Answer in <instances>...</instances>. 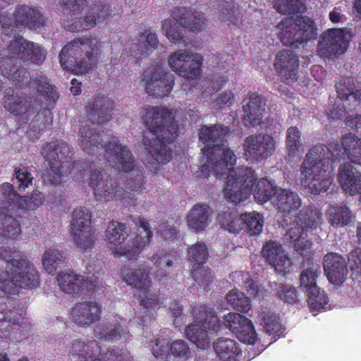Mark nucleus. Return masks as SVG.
Instances as JSON below:
<instances>
[{
    "mask_svg": "<svg viewBox=\"0 0 361 361\" xmlns=\"http://www.w3.org/2000/svg\"><path fill=\"white\" fill-rule=\"evenodd\" d=\"M7 51L8 55L0 60V73L22 87L25 90L24 93L28 92L35 98L34 101H28L13 90H9L4 99V108L16 115L27 113L30 116L35 112V104L44 103L51 106L54 103L58 97L57 93L46 77L39 73L30 77L24 68L13 71L17 59L39 63L45 59V51L38 44L14 36L10 41Z\"/></svg>",
    "mask_w": 361,
    "mask_h": 361,
    "instance_id": "1",
    "label": "nucleus"
},
{
    "mask_svg": "<svg viewBox=\"0 0 361 361\" xmlns=\"http://www.w3.org/2000/svg\"><path fill=\"white\" fill-rule=\"evenodd\" d=\"M341 144L330 142L328 145H316L312 147L301 166L305 183L311 194L317 195L326 192L331 184L332 164L344 158L355 164L361 153V139L351 134L343 136Z\"/></svg>",
    "mask_w": 361,
    "mask_h": 361,
    "instance_id": "2",
    "label": "nucleus"
},
{
    "mask_svg": "<svg viewBox=\"0 0 361 361\" xmlns=\"http://www.w3.org/2000/svg\"><path fill=\"white\" fill-rule=\"evenodd\" d=\"M301 204V199L296 192L290 189L279 190L276 206L278 211L283 214V224L291 226L284 238L293 244L294 250L298 254L307 255L311 251V241L307 239V232L309 229L317 228L322 214L312 207L298 212Z\"/></svg>",
    "mask_w": 361,
    "mask_h": 361,
    "instance_id": "3",
    "label": "nucleus"
},
{
    "mask_svg": "<svg viewBox=\"0 0 361 361\" xmlns=\"http://www.w3.org/2000/svg\"><path fill=\"white\" fill-rule=\"evenodd\" d=\"M144 123L151 135L150 137L145 135L142 142L149 155L147 162L153 165L152 171L156 172L172 158V149L168 145L178 137V126L173 110L163 106L147 109Z\"/></svg>",
    "mask_w": 361,
    "mask_h": 361,
    "instance_id": "4",
    "label": "nucleus"
},
{
    "mask_svg": "<svg viewBox=\"0 0 361 361\" xmlns=\"http://www.w3.org/2000/svg\"><path fill=\"white\" fill-rule=\"evenodd\" d=\"M204 157L206 162L197 171V177L207 178L210 174H212L219 179L226 178L227 182L224 194L227 200L234 204L242 202L250 196L257 180V175L254 169L243 166L237 168L235 171L233 169L235 164H231L218 167L216 171L214 169L216 162H221V160H224L225 158L222 155L214 154L213 161L208 156Z\"/></svg>",
    "mask_w": 361,
    "mask_h": 361,
    "instance_id": "5",
    "label": "nucleus"
},
{
    "mask_svg": "<svg viewBox=\"0 0 361 361\" xmlns=\"http://www.w3.org/2000/svg\"><path fill=\"white\" fill-rule=\"evenodd\" d=\"M99 147L104 149L108 162L112 163L119 171L130 173L126 180L123 190L128 194H140L145 189L144 173L135 169V159L128 147L119 140L113 138L108 143H104L99 133H92V147Z\"/></svg>",
    "mask_w": 361,
    "mask_h": 361,
    "instance_id": "6",
    "label": "nucleus"
},
{
    "mask_svg": "<svg viewBox=\"0 0 361 361\" xmlns=\"http://www.w3.org/2000/svg\"><path fill=\"white\" fill-rule=\"evenodd\" d=\"M0 257L7 261L5 271H0V290L6 293L19 288H34L39 285V275L32 263L23 259L13 247H0Z\"/></svg>",
    "mask_w": 361,
    "mask_h": 361,
    "instance_id": "7",
    "label": "nucleus"
},
{
    "mask_svg": "<svg viewBox=\"0 0 361 361\" xmlns=\"http://www.w3.org/2000/svg\"><path fill=\"white\" fill-rule=\"evenodd\" d=\"M173 19L162 21L161 29L166 37L174 44L184 43L182 27L190 31H200L204 27V18L195 9L186 6H176L171 11Z\"/></svg>",
    "mask_w": 361,
    "mask_h": 361,
    "instance_id": "8",
    "label": "nucleus"
},
{
    "mask_svg": "<svg viewBox=\"0 0 361 361\" xmlns=\"http://www.w3.org/2000/svg\"><path fill=\"white\" fill-rule=\"evenodd\" d=\"M226 133L221 125L202 126L198 131L200 142L203 145L201 152L203 156H208L214 161V154L222 155L225 159L221 162L216 161L214 169L218 167L235 164L236 157L233 150L226 147Z\"/></svg>",
    "mask_w": 361,
    "mask_h": 361,
    "instance_id": "9",
    "label": "nucleus"
},
{
    "mask_svg": "<svg viewBox=\"0 0 361 361\" xmlns=\"http://www.w3.org/2000/svg\"><path fill=\"white\" fill-rule=\"evenodd\" d=\"M277 28L280 30L279 37L282 44L291 49H298L317 36L314 21L305 16L283 18L277 25Z\"/></svg>",
    "mask_w": 361,
    "mask_h": 361,
    "instance_id": "10",
    "label": "nucleus"
},
{
    "mask_svg": "<svg viewBox=\"0 0 361 361\" xmlns=\"http://www.w3.org/2000/svg\"><path fill=\"white\" fill-rule=\"evenodd\" d=\"M41 154L50 166V171L44 178V183L53 186L59 185L61 178L72 170L68 145L63 141L48 143L42 149Z\"/></svg>",
    "mask_w": 361,
    "mask_h": 361,
    "instance_id": "11",
    "label": "nucleus"
},
{
    "mask_svg": "<svg viewBox=\"0 0 361 361\" xmlns=\"http://www.w3.org/2000/svg\"><path fill=\"white\" fill-rule=\"evenodd\" d=\"M353 37L350 28L334 27L326 30L319 36L317 47L318 55L326 59L337 58L347 51Z\"/></svg>",
    "mask_w": 361,
    "mask_h": 361,
    "instance_id": "12",
    "label": "nucleus"
},
{
    "mask_svg": "<svg viewBox=\"0 0 361 361\" xmlns=\"http://www.w3.org/2000/svg\"><path fill=\"white\" fill-rule=\"evenodd\" d=\"M174 75L157 64H152L142 73L141 83L146 92L153 98L167 97L174 85Z\"/></svg>",
    "mask_w": 361,
    "mask_h": 361,
    "instance_id": "13",
    "label": "nucleus"
},
{
    "mask_svg": "<svg viewBox=\"0 0 361 361\" xmlns=\"http://www.w3.org/2000/svg\"><path fill=\"white\" fill-rule=\"evenodd\" d=\"M14 20L7 18V11H0V25L3 30L1 35L5 32V35L10 34L8 29L14 27H27L33 30H38L44 23V18L37 10L30 8L27 6H18L15 12L12 13ZM13 31V29H11Z\"/></svg>",
    "mask_w": 361,
    "mask_h": 361,
    "instance_id": "14",
    "label": "nucleus"
},
{
    "mask_svg": "<svg viewBox=\"0 0 361 361\" xmlns=\"http://www.w3.org/2000/svg\"><path fill=\"white\" fill-rule=\"evenodd\" d=\"M169 67L180 76L188 80H196L201 75L203 57L187 50H179L168 58Z\"/></svg>",
    "mask_w": 361,
    "mask_h": 361,
    "instance_id": "15",
    "label": "nucleus"
},
{
    "mask_svg": "<svg viewBox=\"0 0 361 361\" xmlns=\"http://www.w3.org/2000/svg\"><path fill=\"white\" fill-rule=\"evenodd\" d=\"M245 159L259 163L270 157L276 150L274 137L267 133H258L247 137L243 144Z\"/></svg>",
    "mask_w": 361,
    "mask_h": 361,
    "instance_id": "16",
    "label": "nucleus"
},
{
    "mask_svg": "<svg viewBox=\"0 0 361 361\" xmlns=\"http://www.w3.org/2000/svg\"><path fill=\"white\" fill-rule=\"evenodd\" d=\"M133 221L142 231L136 235L133 241L128 243L124 247L116 249L114 252L115 257H124L129 260L137 259L145 247L150 243L153 233L151 231L148 221L144 217L137 216L135 217Z\"/></svg>",
    "mask_w": 361,
    "mask_h": 361,
    "instance_id": "17",
    "label": "nucleus"
},
{
    "mask_svg": "<svg viewBox=\"0 0 361 361\" xmlns=\"http://www.w3.org/2000/svg\"><path fill=\"white\" fill-rule=\"evenodd\" d=\"M90 39L89 37L85 38H77L71 41L63 47L60 54L59 59L60 63L62 68L65 71L71 69L68 61L70 56H75L78 54L82 56V54L85 55V59H76L77 63V71L79 73H83L87 71L89 67L90 57Z\"/></svg>",
    "mask_w": 361,
    "mask_h": 361,
    "instance_id": "18",
    "label": "nucleus"
},
{
    "mask_svg": "<svg viewBox=\"0 0 361 361\" xmlns=\"http://www.w3.org/2000/svg\"><path fill=\"white\" fill-rule=\"evenodd\" d=\"M71 235L74 243L81 250L90 245V212L86 207H78L73 212Z\"/></svg>",
    "mask_w": 361,
    "mask_h": 361,
    "instance_id": "19",
    "label": "nucleus"
},
{
    "mask_svg": "<svg viewBox=\"0 0 361 361\" xmlns=\"http://www.w3.org/2000/svg\"><path fill=\"white\" fill-rule=\"evenodd\" d=\"M57 281L61 291L71 295H81L89 290L90 278L87 274H78L73 271H61Z\"/></svg>",
    "mask_w": 361,
    "mask_h": 361,
    "instance_id": "20",
    "label": "nucleus"
},
{
    "mask_svg": "<svg viewBox=\"0 0 361 361\" xmlns=\"http://www.w3.org/2000/svg\"><path fill=\"white\" fill-rule=\"evenodd\" d=\"M299 60L292 50L283 49L276 56L274 68L286 83H292L298 80Z\"/></svg>",
    "mask_w": 361,
    "mask_h": 361,
    "instance_id": "21",
    "label": "nucleus"
},
{
    "mask_svg": "<svg viewBox=\"0 0 361 361\" xmlns=\"http://www.w3.org/2000/svg\"><path fill=\"white\" fill-rule=\"evenodd\" d=\"M267 104L266 98L257 92L248 94V102L243 106V122L247 128H254L262 123Z\"/></svg>",
    "mask_w": 361,
    "mask_h": 361,
    "instance_id": "22",
    "label": "nucleus"
},
{
    "mask_svg": "<svg viewBox=\"0 0 361 361\" xmlns=\"http://www.w3.org/2000/svg\"><path fill=\"white\" fill-rule=\"evenodd\" d=\"M262 254L276 271L284 274L289 271L291 260L280 243L274 240L267 241L262 247Z\"/></svg>",
    "mask_w": 361,
    "mask_h": 361,
    "instance_id": "23",
    "label": "nucleus"
},
{
    "mask_svg": "<svg viewBox=\"0 0 361 361\" xmlns=\"http://www.w3.org/2000/svg\"><path fill=\"white\" fill-rule=\"evenodd\" d=\"M323 267L328 280L334 284L342 283L348 273L345 259L336 252L324 255Z\"/></svg>",
    "mask_w": 361,
    "mask_h": 361,
    "instance_id": "24",
    "label": "nucleus"
},
{
    "mask_svg": "<svg viewBox=\"0 0 361 361\" xmlns=\"http://www.w3.org/2000/svg\"><path fill=\"white\" fill-rule=\"evenodd\" d=\"M92 189L94 190V196L101 200L104 198L105 201H109L116 196L124 195L121 193L119 185L111 178L104 176L99 171H92Z\"/></svg>",
    "mask_w": 361,
    "mask_h": 361,
    "instance_id": "25",
    "label": "nucleus"
},
{
    "mask_svg": "<svg viewBox=\"0 0 361 361\" xmlns=\"http://www.w3.org/2000/svg\"><path fill=\"white\" fill-rule=\"evenodd\" d=\"M338 180L345 194L355 195L361 191V173L350 163L339 167Z\"/></svg>",
    "mask_w": 361,
    "mask_h": 361,
    "instance_id": "26",
    "label": "nucleus"
},
{
    "mask_svg": "<svg viewBox=\"0 0 361 361\" xmlns=\"http://www.w3.org/2000/svg\"><path fill=\"white\" fill-rule=\"evenodd\" d=\"M120 274L127 285L142 290L145 294L151 287L152 281L149 276V272L144 268L132 269L126 267L121 270Z\"/></svg>",
    "mask_w": 361,
    "mask_h": 361,
    "instance_id": "27",
    "label": "nucleus"
},
{
    "mask_svg": "<svg viewBox=\"0 0 361 361\" xmlns=\"http://www.w3.org/2000/svg\"><path fill=\"white\" fill-rule=\"evenodd\" d=\"M300 255L303 257L304 264L305 263V260L307 261V267H305L300 274V286L304 288L305 292L312 289L315 290L318 286L317 285V279L320 273V265L314 262V252L312 249L307 255Z\"/></svg>",
    "mask_w": 361,
    "mask_h": 361,
    "instance_id": "28",
    "label": "nucleus"
},
{
    "mask_svg": "<svg viewBox=\"0 0 361 361\" xmlns=\"http://www.w3.org/2000/svg\"><path fill=\"white\" fill-rule=\"evenodd\" d=\"M235 0H216L214 1V14L221 21L237 25L241 18L240 6Z\"/></svg>",
    "mask_w": 361,
    "mask_h": 361,
    "instance_id": "29",
    "label": "nucleus"
},
{
    "mask_svg": "<svg viewBox=\"0 0 361 361\" xmlns=\"http://www.w3.org/2000/svg\"><path fill=\"white\" fill-rule=\"evenodd\" d=\"M213 347L222 361H238L242 353L238 342L231 338H218L214 342Z\"/></svg>",
    "mask_w": 361,
    "mask_h": 361,
    "instance_id": "30",
    "label": "nucleus"
},
{
    "mask_svg": "<svg viewBox=\"0 0 361 361\" xmlns=\"http://www.w3.org/2000/svg\"><path fill=\"white\" fill-rule=\"evenodd\" d=\"M114 102L104 94H99L92 102V124L102 125L111 118Z\"/></svg>",
    "mask_w": 361,
    "mask_h": 361,
    "instance_id": "31",
    "label": "nucleus"
},
{
    "mask_svg": "<svg viewBox=\"0 0 361 361\" xmlns=\"http://www.w3.org/2000/svg\"><path fill=\"white\" fill-rule=\"evenodd\" d=\"M192 316L194 319L202 324L204 328L209 330H219L220 321L219 320L214 308L209 305L201 304L193 307Z\"/></svg>",
    "mask_w": 361,
    "mask_h": 361,
    "instance_id": "32",
    "label": "nucleus"
},
{
    "mask_svg": "<svg viewBox=\"0 0 361 361\" xmlns=\"http://www.w3.org/2000/svg\"><path fill=\"white\" fill-rule=\"evenodd\" d=\"M14 212H7L0 211V224L1 236L6 243H13L21 233V226L19 221L13 216Z\"/></svg>",
    "mask_w": 361,
    "mask_h": 361,
    "instance_id": "33",
    "label": "nucleus"
},
{
    "mask_svg": "<svg viewBox=\"0 0 361 361\" xmlns=\"http://www.w3.org/2000/svg\"><path fill=\"white\" fill-rule=\"evenodd\" d=\"M123 334V326L114 319L103 321L94 329V336L101 341H117Z\"/></svg>",
    "mask_w": 361,
    "mask_h": 361,
    "instance_id": "34",
    "label": "nucleus"
},
{
    "mask_svg": "<svg viewBox=\"0 0 361 361\" xmlns=\"http://www.w3.org/2000/svg\"><path fill=\"white\" fill-rule=\"evenodd\" d=\"M338 97L342 101H350L355 104L361 102V87L357 88L355 80L352 77L341 78L336 83Z\"/></svg>",
    "mask_w": 361,
    "mask_h": 361,
    "instance_id": "35",
    "label": "nucleus"
},
{
    "mask_svg": "<svg viewBox=\"0 0 361 361\" xmlns=\"http://www.w3.org/2000/svg\"><path fill=\"white\" fill-rule=\"evenodd\" d=\"M210 212L207 204H196L187 214V222L190 228L195 232L205 229L208 226Z\"/></svg>",
    "mask_w": 361,
    "mask_h": 361,
    "instance_id": "36",
    "label": "nucleus"
},
{
    "mask_svg": "<svg viewBox=\"0 0 361 361\" xmlns=\"http://www.w3.org/2000/svg\"><path fill=\"white\" fill-rule=\"evenodd\" d=\"M259 320L260 324L263 326L265 332L273 337H280L283 336L285 331L283 327L280 323V318L269 309L265 308L259 313Z\"/></svg>",
    "mask_w": 361,
    "mask_h": 361,
    "instance_id": "37",
    "label": "nucleus"
},
{
    "mask_svg": "<svg viewBox=\"0 0 361 361\" xmlns=\"http://www.w3.org/2000/svg\"><path fill=\"white\" fill-rule=\"evenodd\" d=\"M220 226L232 233H239L243 230V214L238 215L236 210L222 212L216 216Z\"/></svg>",
    "mask_w": 361,
    "mask_h": 361,
    "instance_id": "38",
    "label": "nucleus"
},
{
    "mask_svg": "<svg viewBox=\"0 0 361 361\" xmlns=\"http://www.w3.org/2000/svg\"><path fill=\"white\" fill-rule=\"evenodd\" d=\"M218 330H209L202 324H190L186 326L185 333L187 338L194 343L197 347L205 349L209 346L210 339L208 334L216 332Z\"/></svg>",
    "mask_w": 361,
    "mask_h": 361,
    "instance_id": "39",
    "label": "nucleus"
},
{
    "mask_svg": "<svg viewBox=\"0 0 361 361\" xmlns=\"http://www.w3.org/2000/svg\"><path fill=\"white\" fill-rule=\"evenodd\" d=\"M51 123V113L49 109L38 112L30 123L29 130L27 131V137L34 141L39 137V133L49 128Z\"/></svg>",
    "mask_w": 361,
    "mask_h": 361,
    "instance_id": "40",
    "label": "nucleus"
},
{
    "mask_svg": "<svg viewBox=\"0 0 361 361\" xmlns=\"http://www.w3.org/2000/svg\"><path fill=\"white\" fill-rule=\"evenodd\" d=\"M6 305L0 302V336H7L5 334L10 331L13 325L23 324L24 317L16 311L5 312Z\"/></svg>",
    "mask_w": 361,
    "mask_h": 361,
    "instance_id": "41",
    "label": "nucleus"
},
{
    "mask_svg": "<svg viewBox=\"0 0 361 361\" xmlns=\"http://www.w3.org/2000/svg\"><path fill=\"white\" fill-rule=\"evenodd\" d=\"M19 197L20 195L14 192L11 184L3 183L0 186V211L14 212L17 208Z\"/></svg>",
    "mask_w": 361,
    "mask_h": 361,
    "instance_id": "42",
    "label": "nucleus"
},
{
    "mask_svg": "<svg viewBox=\"0 0 361 361\" xmlns=\"http://www.w3.org/2000/svg\"><path fill=\"white\" fill-rule=\"evenodd\" d=\"M64 262L63 252L54 246L47 248L42 256V265L48 274H53Z\"/></svg>",
    "mask_w": 361,
    "mask_h": 361,
    "instance_id": "43",
    "label": "nucleus"
},
{
    "mask_svg": "<svg viewBox=\"0 0 361 361\" xmlns=\"http://www.w3.org/2000/svg\"><path fill=\"white\" fill-rule=\"evenodd\" d=\"M278 191L267 178H262L257 182L254 189V197L257 202L261 204L267 202L274 195H277Z\"/></svg>",
    "mask_w": 361,
    "mask_h": 361,
    "instance_id": "44",
    "label": "nucleus"
},
{
    "mask_svg": "<svg viewBox=\"0 0 361 361\" xmlns=\"http://www.w3.org/2000/svg\"><path fill=\"white\" fill-rule=\"evenodd\" d=\"M329 216V223L336 227L348 225L352 219L351 211L345 204L331 206Z\"/></svg>",
    "mask_w": 361,
    "mask_h": 361,
    "instance_id": "45",
    "label": "nucleus"
},
{
    "mask_svg": "<svg viewBox=\"0 0 361 361\" xmlns=\"http://www.w3.org/2000/svg\"><path fill=\"white\" fill-rule=\"evenodd\" d=\"M106 240L109 243L118 245L125 241L128 236L126 224L117 221H111L105 231Z\"/></svg>",
    "mask_w": 361,
    "mask_h": 361,
    "instance_id": "46",
    "label": "nucleus"
},
{
    "mask_svg": "<svg viewBox=\"0 0 361 361\" xmlns=\"http://www.w3.org/2000/svg\"><path fill=\"white\" fill-rule=\"evenodd\" d=\"M274 8L277 12L287 15L302 14L307 11L302 0H274Z\"/></svg>",
    "mask_w": 361,
    "mask_h": 361,
    "instance_id": "47",
    "label": "nucleus"
},
{
    "mask_svg": "<svg viewBox=\"0 0 361 361\" xmlns=\"http://www.w3.org/2000/svg\"><path fill=\"white\" fill-rule=\"evenodd\" d=\"M209 249L203 242H197L187 248L188 259L193 266L204 265L209 259Z\"/></svg>",
    "mask_w": 361,
    "mask_h": 361,
    "instance_id": "48",
    "label": "nucleus"
},
{
    "mask_svg": "<svg viewBox=\"0 0 361 361\" xmlns=\"http://www.w3.org/2000/svg\"><path fill=\"white\" fill-rule=\"evenodd\" d=\"M71 319L79 326H88L90 322V303L88 301L78 302L71 310Z\"/></svg>",
    "mask_w": 361,
    "mask_h": 361,
    "instance_id": "49",
    "label": "nucleus"
},
{
    "mask_svg": "<svg viewBox=\"0 0 361 361\" xmlns=\"http://www.w3.org/2000/svg\"><path fill=\"white\" fill-rule=\"evenodd\" d=\"M226 300L228 303L236 311L247 313L251 310L250 299L240 291L231 290L226 295Z\"/></svg>",
    "mask_w": 361,
    "mask_h": 361,
    "instance_id": "50",
    "label": "nucleus"
},
{
    "mask_svg": "<svg viewBox=\"0 0 361 361\" xmlns=\"http://www.w3.org/2000/svg\"><path fill=\"white\" fill-rule=\"evenodd\" d=\"M92 27L112 16V10L104 0H92Z\"/></svg>",
    "mask_w": 361,
    "mask_h": 361,
    "instance_id": "51",
    "label": "nucleus"
},
{
    "mask_svg": "<svg viewBox=\"0 0 361 361\" xmlns=\"http://www.w3.org/2000/svg\"><path fill=\"white\" fill-rule=\"evenodd\" d=\"M263 219L255 212L243 214V230L249 235L260 234L263 227Z\"/></svg>",
    "mask_w": 361,
    "mask_h": 361,
    "instance_id": "52",
    "label": "nucleus"
},
{
    "mask_svg": "<svg viewBox=\"0 0 361 361\" xmlns=\"http://www.w3.org/2000/svg\"><path fill=\"white\" fill-rule=\"evenodd\" d=\"M307 295V303L312 312H319L328 303V298L323 290L318 286L315 290L305 292Z\"/></svg>",
    "mask_w": 361,
    "mask_h": 361,
    "instance_id": "53",
    "label": "nucleus"
},
{
    "mask_svg": "<svg viewBox=\"0 0 361 361\" xmlns=\"http://www.w3.org/2000/svg\"><path fill=\"white\" fill-rule=\"evenodd\" d=\"M190 274L196 284L204 288H207L214 279L212 269L204 265L192 266Z\"/></svg>",
    "mask_w": 361,
    "mask_h": 361,
    "instance_id": "54",
    "label": "nucleus"
},
{
    "mask_svg": "<svg viewBox=\"0 0 361 361\" xmlns=\"http://www.w3.org/2000/svg\"><path fill=\"white\" fill-rule=\"evenodd\" d=\"M286 145L288 154L290 157L295 156L301 145V135L296 126H290L287 129Z\"/></svg>",
    "mask_w": 361,
    "mask_h": 361,
    "instance_id": "55",
    "label": "nucleus"
},
{
    "mask_svg": "<svg viewBox=\"0 0 361 361\" xmlns=\"http://www.w3.org/2000/svg\"><path fill=\"white\" fill-rule=\"evenodd\" d=\"M235 336L244 343L254 344L257 340V333L252 321L246 317Z\"/></svg>",
    "mask_w": 361,
    "mask_h": 361,
    "instance_id": "56",
    "label": "nucleus"
},
{
    "mask_svg": "<svg viewBox=\"0 0 361 361\" xmlns=\"http://www.w3.org/2000/svg\"><path fill=\"white\" fill-rule=\"evenodd\" d=\"M44 200V197L38 190L34 191L30 196L18 197L17 208L25 210H35L41 206Z\"/></svg>",
    "mask_w": 361,
    "mask_h": 361,
    "instance_id": "57",
    "label": "nucleus"
},
{
    "mask_svg": "<svg viewBox=\"0 0 361 361\" xmlns=\"http://www.w3.org/2000/svg\"><path fill=\"white\" fill-rule=\"evenodd\" d=\"M169 354L173 358L185 361L190 357V350L187 342L182 339H178L170 343Z\"/></svg>",
    "mask_w": 361,
    "mask_h": 361,
    "instance_id": "58",
    "label": "nucleus"
},
{
    "mask_svg": "<svg viewBox=\"0 0 361 361\" xmlns=\"http://www.w3.org/2000/svg\"><path fill=\"white\" fill-rule=\"evenodd\" d=\"M151 261L157 269L162 270L164 268H169L173 265V253L162 250L154 253Z\"/></svg>",
    "mask_w": 361,
    "mask_h": 361,
    "instance_id": "59",
    "label": "nucleus"
},
{
    "mask_svg": "<svg viewBox=\"0 0 361 361\" xmlns=\"http://www.w3.org/2000/svg\"><path fill=\"white\" fill-rule=\"evenodd\" d=\"M245 318L239 313L230 312L224 317L222 324L235 335Z\"/></svg>",
    "mask_w": 361,
    "mask_h": 361,
    "instance_id": "60",
    "label": "nucleus"
},
{
    "mask_svg": "<svg viewBox=\"0 0 361 361\" xmlns=\"http://www.w3.org/2000/svg\"><path fill=\"white\" fill-rule=\"evenodd\" d=\"M276 290V295L283 301L290 304L297 302V290L294 287L286 286L283 283H280L277 286Z\"/></svg>",
    "mask_w": 361,
    "mask_h": 361,
    "instance_id": "61",
    "label": "nucleus"
},
{
    "mask_svg": "<svg viewBox=\"0 0 361 361\" xmlns=\"http://www.w3.org/2000/svg\"><path fill=\"white\" fill-rule=\"evenodd\" d=\"M92 361H133V357L126 355L119 354L114 350L101 352L97 357L92 354Z\"/></svg>",
    "mask_w": 361,
    "mask_h": 361,
    "instance_id": "62",
    "label": "nucleus"
},
{
    "mask_svg": "<svg viewBox=\"0 0 361 361\" xmlns=\"http://www.w3.org/2000/svg\"><path fill=\"white\" fill-rule=\"evenodd\" d=\"M75 361H90V345L82 341H75L73 345Z\"/></svg>",
    "mask_w": 361,
    "mask_h": 361,
    "instance_id": "63",
    "label": "nucleus"
},
{
    "mask_svg": "<svg viewBox=\"0 0 361 361\" xmlns=\"http://www.w3.org/2000/svg\"><path fill=\"white\" fill-rule=\"evenodd\" d=\"M170 343L167 339L157 338L155 343L152 346V354L157 358H163L169 353Z\"/></svg>",
    "mask_w": 361,
    "mask_h": 361,
    "instance_id": "64",
    "label": "nucleus"
}]
</instances>
